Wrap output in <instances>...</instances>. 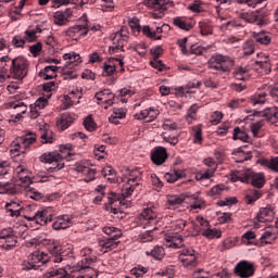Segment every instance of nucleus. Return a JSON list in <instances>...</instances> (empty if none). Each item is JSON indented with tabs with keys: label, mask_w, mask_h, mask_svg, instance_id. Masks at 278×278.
Here are the masks:
<instances>
[{
	"label": "nucleus",
	"mask_w": 278,
	"mask_h": 278,
	"mask_svg": "<svg viewBox=\"0 0 278 278\" xmlns=\"http://www.w3.org/2000/svg\"><path fill=\"white\" fill-rule=\"evenodd\" d=\"M23 190H25L26 195L34 201H40V199H42V193L29 185L23 186L21 184L14 182V180L0 182V194H18L23 192Z\"/></svg>",
	"instance_id": "3"
},
{
	"label": "nucleus",
	"mask_w": 278,
	"mask_h": 278,
	"mask_svg": "<svg viewBox=\"0 0 278 278\" xmlns=\"http://www.w3.org/2000/svg\"><path fill=\"white\" fill-rule=\"evenodd\" d=\"M53 220V208L46 207L36 212V223L37 225H49Z\"/></svg>",
	"instance_id": "18"
},
{
	"label": "nucleus",
	"mask_w": 278,
	"mask_h": 278,
	"mask_svg": "<svg viewBox=\"0 0 278 278\" xmlns=\"http://www.w3.org/2000/svg\"><path fill=\"white\" fill-rule=\"evenodd\" d=\"M252 37L254 38V43L255 42H260V45H270V36L264 34V31H260V33H252Z\"/></svg>",
	"instance_id": "39"
},
{
	"label": "nucleus",
	"mask_w": 278,
	"mask_h": 278,
	"mask_svg": "<svg viewBox=\"0 0 278 278\" xmlns=\"http://www.w3.org/2000/svg\"><path fill=\"white\" fill-rule=\"evenodd\" d=\"M164 177L168 184H175V181H179V179L186 177V170L172 167L170 172H167Z\"/></svg>",
	"instance_id": "24"
},
{
	"label": "nucleus",
	"mask_w": 278,
	"mask_h": 278,
	"mask_svg": "<svg viewBox=\"0 0 278 278\" xmlns=\"http://www.w3.org/2000/svg\"><path fill=\"white\" fill-rule=\"evenodd\" d=\"M122 181L124 182L122 187V197L129 198L134 194V190L140 186V181H142V173H140L139 169H127Z\"/></svg>",
	"instance_id": "4"
},
{
	"label": "nucleus",
	"mask_w": 278,
	"mask_h": 278,
	"mask_svg": "<svg viewBox=\"0 0 278 278\" xmlns=\"http://www.w3.org/2000/svg\"><path fill=\"white\" fill-rule=\"evenodd\" d=\"M165 240L172 242L169 247H173L174 249H181L184 247V237L179 235L167 233Z\"/></svg>",
	"instance_id": "32"
},
{
	"label": "nucleus",
	"mask_w": 278,
	"mask_h": 278,
	"mask_svg": "<svg viewBox=\"0 0 278 278\" xmlns=\"http://www.w3.org/2000/svg\"><path fill=\"white\" fill-rule=\"evenodd\" d=\"M58 66L55 65H48L42 71L39 72V77L45 79L46 81H49V79H53L54 77H58L55 75V72L58 71Z\"/></svg>",
	"instance_id": "30"
},
{
	"label": "nucleus",
	"mask_w": 278,
	"mask_h": 278,
	"mask_svg": "<svg viewBox=\"0 0 278 278\" xmlns=\"http://www.w3.org/2000/svg\"><path fill=\"white\" fill-rule=\"evenodd\" d=\"M235 79H238L239 81H247L250 79L251 76H249V70L247 67H237L233 72Z\"/></svg>",
	"instance_id": "40"
},
{
	"label": "nucleus",
	"mask_w": 278,
	"mask_h": 278,
	"mask_svg": "<svg viewBox=\"0 0 278 278\" xmlns=\"http://www.w3.org/2000/svg\"><path fill=\"white\" fill-rule=\"evenodd\" d=\"M49 262L47 253L37 250L29 254L28 262L22 265V270H38L40 266H45Z\"/></svg>",
	"instance_id": "8"
},
{
	"label": "nucleus",
	"mask_w": 278,
	"mask_h": 278,
	"mask_svg": "<svg viewBox=\"0 0 278 278\" xmlns=\"http://www.w3.org/2000/svg\"><path fill=\"white\" fill-rule=\"evenodd\" d=\"M167 202L169 207H177L184 203V198L181 195H168Z\"/></svg>",
	"instance_id": "57"
},
{
	"label": "nucleus",
	"mask_w": 278,
	"mask_h": 278,
	"mask_svg": "<svg viewBox=\"0 0 278 278\" xmlns=\"http://www.w3.org/2000/svg\"><path fill=\"white\" fill-rule=\"evenodd\" d=\"M75 155V147L72 143H65L59 146V151L45 152L39 156L42 164H51L48 167L49 173H58L64 168V160Z\"/></svg>",
	"instance_id": "1"
},
{
	"label": "nucleus",
	"mask_w": 278,
	"mask_h": 278,
	"mask_svg": "<svg viewBox=\"0 0 278 278\" xmlns=\"http://www.w3.org/2000/svg\"><path fill=\"white\" fill-rule=\"evenodd\" d=\"M68 227H71V217L68 215L59 216L52 224V229L55 231L68 229Z\"/></svg>",
	"instance_id": "27"
},
{
	"label": "nucleus",
	"mask_w": 278,
	"mask_h": 278,
	"mask_svg": "<svg viewBox=\"0 0 278 278\" xmlns=\"http://www.w3.org/2000/svg\"><path fill=\"white\" fill-rule=\"evenodd\" d=\"M244 149H247V146L239 147L232 152L233 160L238 164H242V162L251 160V151Z\"/></svg>",
	"instance_id": "23"
},
{
	"label": "nucleus",
	"mask_w": 278,
	"mask_h": 278,
	"mask_svg": "<svg viewBox=\"0 0 278 278\" xmlns=\"http://www.w3.org/2000/svg\"><path fill=\"white\" fill-rule=\"evenodd\" d=\"M233 273L239 278H250L255 275V265L249 261H240L233 268Z\"/></svg>",
	"instance_id": "11"
},
{
	"label": "nucleus",
	"mask_w": 278,
	"mask_h": 278,
	"mask_svg": "<svg viewBox=\"0 0 278 278\" xmlns=\"http://www.w3.org/2000/svg\"><path fill=\"white\" fill-rule=\"evenodd\" d=\"M262 127H264V122L262 121L251 125L253 138H262V135H260V131H262Z\"/></svg>",
	"instance_id": "58"
},
{
	"label": "nucleus",
	"mask_w": 278,
	"mask_h": 278,
	"mask_svg": "<svg viewBox=\"0 0 278 278\" xmlns=\"http://www.w3.org/2000/svg\"><path fill=\"white\" fill-rule=\"evenodd\" d=\"M93 153H94L96 157H98V160H103V157H105V155H106L105 146L96 144L94 149H93Z\"/></svg>",
	"instance_id": "61"
},
{
	"label": "nucleus",
	"mask_w": 278,
	"mask_h": 278,
	"mask_svg": "<svg viewBox=\"0 0 278 278\" xmlns=\"http://www.w3.org/2000/svg\"><path fill=\"white\" fill-rule=\"evenodd\" d=\"M103 178L108 179V181H110V184H116L117 179H116V170L110 166L106 165L102 170H101Z\"/></svg>",
	"instance_id": "35"
},
{
	"label": "nucleus",
	"mask_w": 278,
	"mask_h": 278,
	"mask_svg": "<svg viewBox=\"0 0 278 278\" xmlns=\"http://www.w3.org/2000/svg\"><path fill=\"white\" fill-rule=\"evenodd\" d=\"M10 108L15 110L17 114H25L27 112V105L25 104V102L22 101L10 103Z\"/></svg>",
	"instance_id": "55"
},
{
	"label": "nucleus",
	"mask_w": 278,
	"mask_h": 278,
	"mask_svg": "<svg viewBox=\"0 0 278 278\" xmlns=\"http://www.w3.org/2000/svg\"><path fill=\"white\" fill-rule=\"evenodd\" d=\"M244 55H253L255 53V40L248 39L243 45Z\"/></svg>",
	"instance_id": "54"
},
{
	"label": "nucleus",
	"mask_w": 278,
	"mask_h": 278,
	"mask_svg": "<svg viewBox=\"0 0 278 278\" xmlns=\"http://www.w3.org/2000/svg\"><path fill=\"white\" fill-rule=\"evenodd\" d=\"M261 166H264L265 168H269V170H273L274 173H278V156L268 159H262L260 160Z\"/></svg>",
	"instance_id": "34"
},
{
	"label": "nucleus",
	"mask_w": 278,
	"mask_h": 278,
	"mask_svg": "<svg viewBox=\"0 0 278 278\" xmlns=\"http://www.w3.org/2000/svg\"><path fill=\"white\" fill-rule=\"evenodd\" d=\"M274 240H277V235L270 230H265L260 237L261 244H273Z\"/></svg>",
	"instance_id": "41"
},
{
	"label": "nucleus",
	"mask_w": 278,
	"mask_h": 278,
	"mask_svg": "<svg viewBox=\"0 0 278 278\" xmlns=\"http://www.w3.org/2000/svg\"><path fill=\"white\" fill-rule=\"evenodd\" d=\"M83 125L87 131H94L97 129V123L92 119V115L85 117Z\"/></svg>",
	"instance_id": "56"
},
{
	"label": "nucleus",
	"mask_w": 278,
	"mask_h": 278,
	"mask_svg": "<svg viewBox=\"0 0 278 278\" xmlns=\"http://www.w3.org/2000/svg\"><path fill=\"white\" fill-rule=\"evenodd\" d=\"M34 140H24V141H13V147H11V153H14L15 155H21V153H25V149L29 147V144H34Z\"/></svg>",
	"instance_id": "28"
},
{
	"label": "nucleus",
	"mask_w": 278,
	"mask_h": 278,
	"mask_svg": "<svg viewBox=\"0 0 278 278\" xmlns=\"http://www.w3.org/2000/svg\"><path fill=\"white\" fill-rule=\"evenodd\" d=\"M148 269L147 267L142 266V265H138L137 267L132 268L130 270V275H134V277H142L143 275H147Z\"/></svg>",
	"instance_id": "60"
},
{
	"label": "nucleus",
	"mask_w": 278,
	"mask_h": 278,
	"mask_svg": "<svg viewBox=\"0 0 278 278\" xmlns=\"http://www.w3.org/2000/svg\"><path fill=\"white\" fill-rule=\"evenodd\" d=\"M223 190H227V187L225 185H216L208 191V197H213V199H218V197L223 194Z\"/></svg>",
	"instance_id": "52"
},
{
	"label": "nucleus",
	"mask_w": 278,
	"mask_h": 278,
	"mask_svg": "<svg viewBox=\"0 0 278 278\" xmlns=\"http://www.w3.org/2000/svg\"><path fill=\"white\" fill-rule=\"evenodd\" d=\"M144 3L148 8H153L154 10H162L164 7L162 0H146Z\"/></svg>",
	"instance_id": "63"
},
{
	"label": "nucleus",
	"mask_w": 278,
	"mask_h": 278,
	"mask_svg": "<svg viewBox=\"0 0 278 278\" xmlns=\"http://www.w3.org/2000/svg\"><path fill=\"white\" fill-rule=\"evenodd\" d=\"M5 210L12 218L21 216V202L11 201L5 204Z\"/></svg>",
	"instance_id": "29"
},
{
	"label": "nucleus",
	"mask_w": 278,
	"mask_h": 278,
	"mask_svg": "<svg viewBox=\"0 0 278 278\" xmlns=\"http://www.w3.org/2000/svg\"><path fill=\"white\" fill-rule=\"evenodd\" d=\"M97 101H103L104 110H108V108H112L114 105V94L112 90L110 89H104L99 92H96Z\"/></svg>",
	"instance_id": "20"
},
{
	"label": "nucleus",
	"mask_w": 278,
	"mask_h": 278,
	"mask_svg": "<svg viewBox=\"0 0 278 278\" xmlns=\"http://www.w3.org/2000/svg\"><path fill=\"white\" fill-rule=\"evenodd\" d=\"M9 73L15 79H25V76L29 73V61L22 55L12 59Z\"/></svg>",
	"instance_id": "5"
},
{
	"label": "nucleus",
	"mask_w": 278,
	"mask_h": 278,
	"mask_svg": "<svg viewBox=\"0 0 278 278\" xmlns=\"http://www.w3.org/2000/svg\"><path fill=\"white\" fill-rule=\"evenodd\" d=\"M202 236L207 240H214V238H220L223 232L216 228H206L202 231Z\"/></svg>",
	"instance_id": "45"
},
{
	"label": "nucleus",
	"mask_w": 278,
	"mask_h": 278,
	"mask_svg": "<svg viewBox=\"0 0 278 278\" xmlns=\"http://www.w3.org/2000/svg\"><path fill=\"white\" fill-rule=\"evenodd\" d=\"M20 138L21 140H37L38 136L34 131L24 130Z\"/></svg>",
	"instance_id": "64"
},
{
	"label": "nucleus",
	"mask_w": 278,
	"mask_h": 278,
	"mask_svg": "<svg viewBox=\"0 0 278 278\" xmlns=\"http://www.w3.org/2000/svg\"><path fill=\"white\" fill-rule=\"evenodd\" d=\"M258 223H273L275 220V210L271 206H266L260 210L256 215Z\"/></svg>",
	"instance_id": "21"
},
{
	"label": "nucleus",
	"mask_w": 278,
	"mask_h": 278,
	"mask_svg": "<svg viewBox=\"0 0 278 278\" xmlns=\"http://www.w3.org/2000/svg\"><path fill=\"white\" fill-rule=\"evenodd\" d=\"M25 38L21 37L20 35L14 36L12 39V45L13 47H15V49H21L25 47Z\"/></svg>",
	"instance_id": "62"
},
{
	"label": "nucleus",
	"mask_w": 278,
	"mask_h": 278,
	"mask_svg": "<svg viewBox=\"0 0 278 278\" xmlns=\"http://www.w3.org/2000/svg\"><path fill=\"white\" fill-rule=\"evenodd\" d=\"M94 194L96 198L93 199V203L96 205H99V203H101V201H103V198L105 197V185H99L96 189H94Z\"/></svg>",
	"instance_id": "46"
},
{
	"label": "nucleus",
	"mask_w": 278,
	"mask_h": 278,
	"mask_svg": "<svg viewBox=\"0 0 278 278\" xmlns=\"http://www.w3.org/2000/svg\"><path fill=\"white\" fill-rule=\"evenodd\" d=\"M103 233L109 236V238H123V231L114 226H105L102 228Z\"/></svg>",
	"instance_id": "37"
},
{
	"label": "nucleus",
	"mask_w": 278,
	"mask_h": 278,
	"mask_svg": "<svg viewBox=\"0 0 278 278\" xmlns=\"http://www.w3.org/2000/svg\"><path fill=\"white\" fill-rule=\"evenodd\" d=\"M63 79H77V71L73 70V66L65 64L62 68Z\"/></svg>",
	"instance_id": "43"
},
{
	"label": "nucleus",
	"mask_w": 278,
	"mask_h": 278,
	"mask_svg": "<svg viewBox=\"0 0 278 278\" xmlns=\"http://www.w3.org/2000/svg\"><path fill=\"white\" fill-rule=\"evenodd\" d=\"M76 172L85 175L84 181H86L87 184L90 181H94L96 176H97L96 168H90L81 163L76 164Z\"/></svg>",
	"instance_id": "22"
},
{
	"label": "nucleus",
	"mask_w": 278,
	"mask_h": 278,
	"mask_svg": "<svg viewBox=\"0 0 278 278\" xmlns=\"http://www.w3.org/2000/svg\"><path fill=\"white\" fill-rule=\"evenodd\" d=\"M233 65V59L223 54H215L208 61V68L211 71H219L220 73H230Z\"/></svg>",
	"instance_id": "6"
},
{
	"label": "nucleus",
	"mask_w": 278,
	"mask_h": 278,
	"mask_svg": "<svg viewBox=\"0 0 278 278\" xmlns=\"http://www.w3.org/2000/svg\"><path fill=\"white\" fill-rule=\"evenodd\" d=\"M71 125H73V117L71 116V114H62L60 121L58 122V128L61 129V131H64L65 129H68Z\"/></svg>",
	"instance_id": "33"
},
{
	"label": "nucleus",
	"mask_w": 278,
	"mask_h": 278,
	"mask_svg": "<svg viewBox=\"0 0 278 278\" xmlns=\"http://www.w3.org/2000/svg\"><path fill=\"white\" fill-rule=\"evenodd\" d=\"M239 18L242 21H245V23H256L258 27H266L268 23H270V20L268 18V13L266 11H263L262 9H258L253 12H243L239 14Z\"/></svg>",
	"instance_id": "7"
},
{
	"label": "nucleus",
	"mask_w": 278,
	"mask_h": 278,
	"mask_svg": "<svg viewBox=\"0 0 278 278\" xmlns=\"http://www.w3.org/2000/svg\"><path fill=\"white\" fill-rule=\"evenodd\" d=\"M68 23V17H66V14H64V11H56L54 13V24L62 26L66 25Z\"/></svg>",
	"instance_id": "53"
},
{
	"label": "nucleus",
	"mask_w": 278,
	"mask_h": 278,
	"mask_svg": "<svg viewBox=\"0 0 278 278\" xmlns=\"http://www.w3.org/2000/svg\"><path fill=\"white\" fill-rule=\"evenodd\" d=\"M0 73H2L3 75H10V68H7L8 66V62H10V56L9 55H5V56H2L0 58Z\"/></svg>",
	"instance_id": "59"
},
{
	"label": "nucleus",
	"mask_w": 278,
	"mask_h": 278,
	"mask_svg": "<svg viewBox=\"0 0 278 278\" xmlns=\"http://www.w3.org/2000/svg\"><path fill=\"white\" fill-rule=\"evenodd\" d=\"M173 24L175 27H178V29H182L184 31H190V29H192V25L188 24L181 17H174Z\"/></svg>",
	"instance_id": "50"
},
{
	"label": "nucleus",
	"mask_w": 278,
	"mask_h": 278,
	"mask_svg": "<svg viewBox=\"0 0 278 278\" xmlns=\"http://www.w3.org/2000/svg\"><path fill=\"white\" fill-rule=\"evenodd\" d=\"M178 261L185 268H195V266H199V256H197V251L192 248L182 249L178 254Z\"/></svg>",
	"instance_id": "10"
},
{
	"label": "nucleus",
	"mask_w": 278,
	"mask_h": 278,
	"mask_svg": "<svg viewBox=\"0 0 278 278\" xmlns=\"http://www.w3.org/2000/svg\"><path fill=\"white\" fill-rule=\"evenodd\" d=\"M127 38H129V36H127V31H125V29L123 28L119 31L113 34L111 36V40L113 41V45L109 47V52L116 53L118 49H121L122 51H125L124 49L125 45L123 42L127 41Z\"/></svg>",
	"instance_id": "12"
},
{
	"label": "nucleus",
	"mask_w": 278,
	"mask_h": 278,
	"mask_svg": "<svg viewBox=\"0 0 278 278\" xmlns=\"http://www.w3.org/2000/svg\"><path fill=\"white\" fill-rule=\"evenodd\" d=\"M48 251L53 256L52 262H54V264H60L61 262H64V257L62 256V245L60 244V242L55 240H49Z\"/></svg>",
	"instance_id": "17"
},
{
	"label": "nucleus",
	"mask_w": 278,
	"mask_h": 278,
	"mask_svg": "<svg viewBox=\"0 0 278 278\" xmlns=\"http://www.w3.org/2000/svg\"><path fill=\"white\" fill-rule=\"evenodd\" d=\"M63 60H70V62H66L65 64L70 66H77L78 64H81V56L75 52L65 53L63 55Z\"/></svg>",
	"instance_id": "38"
},
{
	"label": "nucleus",
	"mask_w": 278,
	"mask_h": 278,
	"mask_svg": "<svg viewBox=\"0 0 278 278\" xmlns=\"http://www.w3.org/2000/svg\"><path fill=\"white\" fill-rule=\"evenodd\" d=\"M247 180L245 184H251L254 188H264L266 184V178L263 173H255L252 169L248 168V174H245Z\"/></svg>",
	"instance_id": "14"
},
{
	"label": "nucleus",
	"mask_w": 278,
	"mask_h": 278,
	"mask_svg": "<svg viewBox=\"0 0 278 278\" xmlns=\"http://www.w3.org/2000/svg\"><path fill=\"white\" fill-rule=\"evenodd\" d=\"M189 199L191 201V210H201L205 205V201L199 194H191Z\"/></svg>",
	"instance_id": "42"
},
{
	"label": "nucleus",
	"mask_w": 278,
	"mask_h": 278,
	"mask_svg": "<svg viewBox=\"0 0 278 278\" xmlns=\"http://www.w3.org/2000/svg\"><path fill=\"white\" fill-rule=\"evenodd\" d=\"M83 255L85 256V258L77 263L78 270H92V268H90V264L94 263V261L97 260V256L92 254V249H84Z\"/></svg>",
	"instance_id": "16"
},
{
	"label": "nucleus",
	"mask_w": 278,
	"mask_h": 278,
	"mask_svg": "<svg viewBox=\"0 0 278 278\" xmlns=\"http://www.w3.org/2000/svg\"><path fill=\"white\" fill-rule=\"evenodd\" d=\"M248 172H249V168L232 172L230 174L231 181H233V184H236V181H241L242 184H247Z\"/></svg>",
	"instance_id": "36"
},
{
	"label": "nucleus",
	"mask_w": 278,
	"mask_h": 278,
	"mask_svg": "<svg viewBox=\"0 0 278 278\" xmlns=\"http://www.w3.org/2000/svg\"><path fill=\"white\" fill-rule=\"evenodd\" d=\"M15 175H17V179H20L22 184H34V180L31 179V172L23 166L16 167Z\"/></svg>",
	"instance_id": "26"
},
{
	"label": "nucleus",
	"mask_w": 278,
	"mask_h": 278,
	"mask_svg": "<svg viewBox=\"0 0 278 278\" xmlns=\"http://www.w3.org/2000/svg\"><path fill=\"white\" fill-rule=\"evenodd\" d=\"M252 116H263L268 123L278 127V111L277 106H271L262 111H253Z\"/></svg>",
	"instance_id": "13"
},
{
	"label": "nucleus",
	"mask_w": 278,
	"mask_h": 278,
	"mask_svg": "<svg viewBox=\"0 0 278 278\" xmlns=\"http://www.w3.org/2000/svg\"><path fill=\"white\" fill-rule=\"evenodd\" d=\"M258 199H262V191L250 189L245 192L244 201L248 205H253Z\"/></svg>",
	"instance_id": "31"
},
{
	"label": "nucleus",
	"mask_w": 278,
	"mask_h": 278,
	"mask_svg": "<svg viewBox=\"0 0 278 278\" xmlns=\"http://www.w3.org/2000/svg\"><path fill=\"white\" fill-rule=\"evenodd\" d=\"M79 31H84L83 36H87L88 35V23L83 24V25H74V26L70 27L67 30V34H70V36H72V34H79Z\"/></svg>",
	"instance_id": "51"
},
{
	"label": "nucleus",
	"mask_w": 278,
	"mask_h": 278,
	"mask_svg": "<svg viewBox=\"0 0 278 278\" xmlns=\"http://www.w3.org/2000/svg\"><path fill=\"white\" fill-rule=\"evenodd\" d=\"M119 239L116 238H103L100 239L98 241V244L100 247V251L102 253H109V251H113V249H116V247H118V244H121V241H118Z\"/></svg>",
	"instance_id": "19"
},
{
	"label": "nucleus",
	"mask_w": 278,
	"mask_h": 278,
	"mask_svg": "<svg viewBox=\"0 0 278 278\" xmlns=\"http://www.w3.org/2000/svg\"><path fill=\"white\" fill-rule=\"evenodd\" d=\"M146 255H150L153 260H164V248L160 245H155L150 252L147 251Z\"/></svg>",
	"instance_id": "44"
},
{
	"label": "nucleus",
	"mask_w": 278,
	"mask_h": 278,
	"mask_svg": "<svg viewBox=\"0 0 278 278\" xmlns=\"http://www.w3.org/2000/svg\"><path fill=\"white\" fill-rule=\"evenodd\" d=\"M232 139L233 140H249V134L247 132V130L244 128L237 126L233 129Z\"/></svg>",
	"instance_id": "47"
},
{
	"label": "nucleus",
	"mask_w": 278,
	"mask_h": 278,
	"mask_svg": "<svg viewBox=\"0 0 278 278\" xmlns=\"http://www.w3.org/2000/svg\"><path fill=\"white\" fill-rule=\"evenodd\" d=\"M151 162L155 164V166H162V164L166 163L168 160V152L164 147H156L151 151Z\"/></svg>",
	"instance_id": "15"
},
{
	"label": "nucleus",
	"mask_w": 278,
	"mask_h": 278,
	"mask_svg": "<svg viewBox=\"0 0 278 278\" xmlns=\"http://www.w3.org/2000/svg\"><path fill=\"white\" fill-rule=\"evenodd\" d=\"M162 217L157 213L155 206L143 208L139 215V225L143 229H148L146 232L139 235L138 240L141 242H153V231L160 227Z\"/></svg>",
	"instance_id": "2"
},
{
	"label": "nucleus",
	"mask_w": 278,
	"mask_h": 278,
	"mask_svg": "<svg viewBox=\"0 0 278 278\" xmlns=\"http://www.w3.org/2000/svg\"><path fill=\"white\" fill-rule=\"evenodd\" d=\"M263 58H265V60L255 61V64L264 71L265 75H268L271 71L270 61L268 60V55H263Z\"/></svg>",
	"instance_id": "49"
},
{
	"label": "nucleus",
	"mask_w": 278,
	"mask_h": 278,
	"mask_svg": "<svg viewBox=\"0 0 278 278\" xmlns=\"http://www.w3.org/2000/svg\"><path fill=\"white\" fill-rule=\"evenodd\" d=\"M125 197L116 193V192H110L106 195V204L109 207H112V205H114V203H119V205H125L126 207H129V202H125Z\"/></svg>",
	"instance_id": "25"
},
{
	"label": "nucleus",
	"mask_w": 278,
	"mask_h": 278,
	"mask_svg": "<svg viewBox=\"0 0 278 278\" xmlns=\"http://www.w3.org/2000/svg\"><path fill=\"white\" fill-rule=\"evenodd\" d=\"M256 235L255 231L248 230L244 232L241 237L242 244H245V247H251L253 244V240H255Z\"/></svg>",
	"instance_id": "48"
},
{
	"label": "nucleus",
	"mask_w": 278,
	"mask_h": 278,
	"mask_svg": "<svg viewBox=\"0 0 278 278\" xmlns=\"http://www.w3.org/2000/svg\"><path fill=\"white\" fill-rule=\"evenodd\" d=\"M0 240H4L1 245L4 251H12L18 244V232L12 227L3 228L0 230Z\"/></svg>",
	"instance_id": "9"
}]
</instances>
